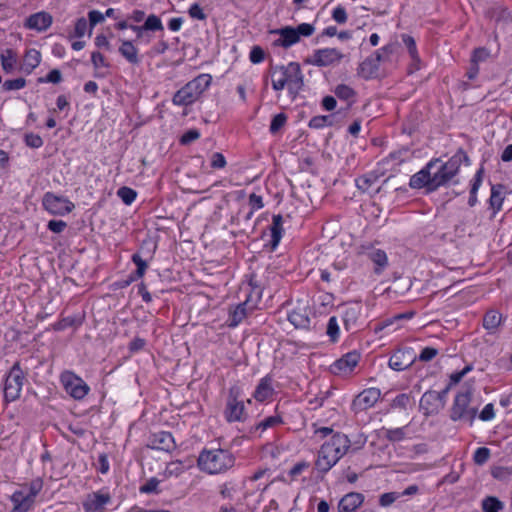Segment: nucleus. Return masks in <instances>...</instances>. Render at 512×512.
<instances>
[{"label": "nucleus", "mask_w": 512, "mask_h": 512, "mask_svg": "<svg viewBox=\"0 0 512 512\" xmlns=\"http://www.w3.org/2000/svg\"><path fill=\"white\" fill-rule=\"evenodd\" d=\"M272 88L275 91L288 89L290 96L295 98L304 86V76L297 62H290L287 65L271 66L269 69Z\"/></svg>", "instance_id": "nucleus-1"}, {"label": "nucleus", "mask_w": 512, "mask_h": 512, "mask_svg": "<svg viewBox=\"0 0 512 512\" xmlns=\"http://www.w3.org/2000/svg\"><path fill=\"white\" fill-rule=\"evenodd\" d=\"M235 463L233 454L226 449H212L201 451L198 457L200 470L209 474H219L232 468Z\"/></svg>", "instance_id": "nucleus-2"}, {"label": "nucleus", "mask_w": 512, "mask_h": 512, "mask_svg": "<svg viewBox=\"0 0 512 512\" xmlns=\"http://www.w3.org/2000/svg\"><path fill=\"white\" fill-rule=\"evenodd\" d=\"M433 161L438 162L434 170H432L433 186L437 189L449 182L458 173L461 163L463 161L468 162L469 157L460 149L445 163H442L440 159H434Z\"/></svg>", "instance_id": "nucleus-3"}, {"label": "nucleus", "mask_w": 512, "mask_h": 512, "mask_svg": "<svg viewBox=\"0 0 512 512\" xmlns=\"http://www.w3.org/2000/svg\"><path fill=\"white\" fill-rule=\"evenodd\" d=\"M472 395L473 389L470 386L465 387L462 391L456 394L450 409V419L452 421H467L470 424H473L478 409L470 407Z\"/></svg>", "instance_id": "nucleus-4"}, {"label": "nucleus", "mask_w": 512, "mask_h": 512, "mask_svg": "<svg viewBox=\"0 0 512 512\" xmlns=\"http://www.w3.org/2000/svg\"><path fill=\"white\" fill-rule=\"evenodd\" d=\"M315 31V27L309 23L299 24L297 27L285 26L276 33L280 36L274 41V45L289 48L300 41L301 36L309 37Z\"/></svg>", "instance_id": "nucleus-5"}, {"label": "nucleus", "mask_w": 512, "mask_h": 512, "mask_svg": "<svg viewBox=\"0 0 512 512\" xmlns=\"http://www.w3.org/2000/svg\"><path fill=\"white\" fill-rule=\"evenodd\" d=\"M240 396L241 390L238 386H232L229 389L224 409V417L228 422H240L246 418L244 402Z\"/></svg>", "instance_id": "nucleus-6"}, {"label": "nucleus", "mask_w": 512, "mask_h": 512, "mask_svg": "<svg viewBox=\"0 0 512 512\" xmlns=\"http://www.w3.org/2000/svg\"><path fill=\"white\" fill-rule=\"evenodd\" d=\"M25 374L16 362L10 369L4 383V397L8 402L15 401L20 397L24 384Z\"/></svg>", "instance_id": "nucleus-7"}, {"label": "nucleus", "mask_w": 512, "mask_h": 512, "mask_svg": "<svg viewBox=\"0 0 512 512\" xmlns=\"http://www.w3.org/2000/svg\"><path fill=\"white\" fill-rule=\"evenodd\" d=\"M65 391L76 400L83 399L89 392V386L73 372L65 371L60 376Z\"/></svg>", "instance_id": "nucleus-8"}, {"label": "nucleus", "mask_w": 512, "mask_h": 512, "mask_svg": "<svg viewBox=\"0 0 512 512\" xmlns=\"http://www.w3.org/2000/svg\"><path fill=\"white\" fill-rule=\"evenodd\" d=\"M42 204L50 214L60 216L70 213L75 208V205L68 198L58 196L52 192L44 194Z\"/></svg>", "instance_id": "nucleus-9"}, {"label": "nucleus", "mask_w": 512, "mask_h": 512, "mask_svg": "<svg viewBox=\"0 0 512 512\" xmlns=\"http://www.w3.org/2000/svg\"><path fill=\"white\" fill-rule=\"evenodd\" d=\"M437 163V161H430L423 169L414 174L409 182L410 187L413 189L426 187L428 191L436 190V187L433 186L432 170H434Z\"/></svg>", "instance_id": "nucleus-10"}, {"label": "nucleus", "mask_w": 512, "mask_h": 512, "mask_svg": "<svg viewBox=\"0 0 512 512\" xmlns=\"http://www.w3.org/2000/svg\"><path fill=\"white\" fill-rule=\"evenodd\" d=\"M417 360V355L412 348L398 349L389 359V367L395 371H403L409 368Z\"/></svg>", "instance_id": "nucleus-11"}, {"label": "nucleus", "mask_w": 512, "mask_h": 512, "mask_svg": "<svg viewBox=\"0 0 512 512\" xmlns=\"http://www.w3.org/2000/svg\"><path fill=\"white\" fill-rule=\"evenodd\" d=\"M380 395V390L377 388L365 389L353 400L352 410L358 413L373 407L379 400Z\"/></svg>", "instance_id": "nucleus-12"}, {"label": "nucleus", "mask_w": 512, "mask_h": 512, "mask_svg": "<svg viewBox=\"0 0 512 512\" xmlns=\"http://www.w3.org/2000/svg\"><path fill=\"white\" fill-rule=\"evenodd\" d=\"M342 458L331 446L323 444L315 462L316 468L323 473L328 472Z\"/></svg>", "instance_id": "nucleus-13"}, {"label": "nucleus", "mask_w": 512, "mask_h": 512, "mask_svg": "<svg viewBox=\"0 0 512 512\" xmlns=\"http://www.w3.org/2000/svg\"><path fill=\"white\" fill-rule=\"evenodd\" d=\"M111 502L109 493L101 491L89 493L83 501V509L85 512H103L105 506Z\"/></svg>", "instance_id": "nucleus-14"}, {"label": "nucleus", "mask_w": 512, "mask_h": 512, "mask_svg": "<svg viewBox=\"0 0 512 512\" xmlns=\"http://www.w3.org/2000/svg\"><path fill=\"white\" fill-rule=\"evenodd\" d=\"M438 398V392L434 390H428L422 395L419 408L426 417L436 415L443 409Z\"/></svg>", "instance_id": "nucleus-15"}, {"label": "nucleus", "mask_w": 512, "mask_h": 512, "mask_svg": "<svg viewBox=\"0 0 512 512\" xmlns=\"http://www.w3.org/2000/svg\"><path fill=\"white\" fill-rule=\"evenodd\" d=\"M342 58V53L336 48H325L314 52L311 63L316 66L325 67L339 62Z\"/></svg>", "instance_id": "nucleus-16"}, {"label": "nucleus", "mask_w": 512, "mask_h": 512, "mask_svg": "<svg viewBox=\"0 0 512 512\" xmlns=\"http://www.w3.org/2000/svg\"><path fill=\"white\" fill-rule=\"evenodd\" d=\"M148 446L152 449L171 452L175 449L176 443L170 432L159 431L151 435Z\"/></svg>", "instance_id": "nucleus-17"}, {"label": "nucleus", "mask_w": 512, "mask_h": 512, "mask_svg": "<svg viewBox=\"0 0 512 512\" xmlns=\"http://www.w3.org/2000/svg\"><path fill=\"white\" fill-rule=\"evenodd\" d=\"M360 354L357 352H349L343 357L334 362L331 370L334 374L350 373L353 368L358 364Z\"/></svg>", "instance_id": "nucleus-18"}, {"label": "nucleus", "mask_w": 512, "mask_h": 512, "mask_svg": "<svg viewBox=\"0 0 512 512\" xmlns=\"http://www.w3.org/2000/svg\"><path fill=\"white\" fill-rule=\"evenodd\" d=\"M364 495L350 492L344 495L338 503V512H355L364 502Z\"/></svg>", "instance_id": "nucleus-19"}, {"label": "nucleus", "mask_w": 512, "mask_h": 512, "mask_svg": "<svg viewBox=\"0 0 512 512\" xmlns=\"http://www.w3.org/2000/svg\"><path fill=\"white\" fill-rule=\"evenodd\" d=\"M11 501L13 503L14 512H27L32 508L35 502L33 493H27L26 490L14 492L11 496Z\"/></svg>", "instance_id": "nucleus-20"}, {"label": "nucleus", "mask_w": 512, "mask_h": 512, "mask_svg": "<svg viewBox=\"0 0 512 512\" xmlns=\"http://www.w3.org/2000/svg\"><path fill=\"white\" fill-rule=\"evenodd\" d=\"M199 98L197 91H194L193 85L188 82L184 87L178 90L173 96V103L179 106H187Z\"/></svg>", "instance_id": "nucleus-21"}, {"label": "nucleus", "mask_w": 512, "mask_h": 512, "mask_svg": "<svg viewBox=\"0 0 512 512\" xmlns=\"http://www.w3.org/2000/svg\"><path fill=\"white\" fill-rule=\"evenodd\" d=\"M121 45L119 47V53L123 58L126 59L132 65H138L141 62V58L139 57V51L134 45L133 41L119 39Z\"/></svg>", "instance_id": "nucleus-22"}, {"label": "nucleus", "mask_w": 512, "mask_h": 512, "mask_svg": "<svg viewBox=\"0 0 512 512\" xmlns=\"http://www.w3.org/2000/svg\"><path fill=\"white\" fill-rule=\"evenodd\" d=\"M52 24V17L46 12H38L28 17L26 26L37 31H44Z\"/></svg>", "instance_id": "nucleus-23"}, {"label": "nucleus", "mask_w": 512, "mask_h": 512, "mask_svg": "<svg viewBox=\"0 0 512 512\" xmlns=\"http://www.w3.org/2000/svg\"><path fill=\"white\" fill-rule=\"evenodd\" d=\"M41 62V53L35 48L26 50L21 64V71L25 74H30L32 71L39 66Z\"/></svg>", "instance_id": "nucleus-24"}, {"label": "nucleus", "mask_w": 512, "mask_h": 512, "mask_svg": "<svg viewBox=\"0 0 512 512\" xmlns=\"http://www.w3.org/2000/svg\"><path fill=\"white\" fill-rule=\"evenodd\" d=\"M504 189L505 187L501 184L492 185L491 187V195L489 198V206L492 210L491 218L494 217L502 208Z\"/></svg>", "instance_id": "nucleus-25"}, {"label": "nucleus", "mask_w": 512, "mask_h": 512, "mask_svg": "<svg viewBox=\"0 0 512 512\" xmlns=\"http://www.w3.org/2000/svg\"><path fill=\"white\" fill-rule=\"evenodd\" d=\"M274 389L272 387V379L269 376H265L262 378L257 385L253 397L259 401L263 402L267 400L269 397L273 395Z\"/></svg>", "instance_id": "nucleus-26"}, {"label": "nucleus", "mask_w": 512, "mask_h": 512, "mask_svg": "<svg viewBox=\"0 0 512 512\" xmlns=\"http://www.w3.org/2000/svg\"><path fill=\"white\" fill-rule=\"evenodd\" d=\"M288 320L296 328H307L310 324L307 308L298 307L292 310L288 315Z\"/></svg>", "instance_id": "nucleus-27"}, {"label": "nucleus", "mask_w": 512, "mask_h": 512, "mask_svg": "<svg viewBox=\"0 0 512 512\" xmlns=\"http://www.w3.org/2000/svg\"><path fill=\"white\" fill-rule=\"evenodd\" d=\"M324 444L331 446L333 450L343 457L350 447V440L345 434L336 433Z\"/></svg>", "instance_id": "nucleus-28"}, {"label": "nucleus", "mask_w": 512, "mask_h": 512, "mask_svg": "<svg viewBox=\"0 0 512 512\" xmlns=\"http://www.w3.org/2000/svg\"><path fill=\"white\" fill-rule=\"evenodd\" d=\"M271 231V247L275 249L281 238L283 232V218L280 214L274 215L272 218Z\"/></svg>", "instance_id": "nucleus-29"}, {"label": "nucleus", "mask_w": 512, "mask_h": 512, "mask_svg": "<svg viewBox=\"0 0 512 512\" xmlns=\"http://www.w3.org/2000/svg\"><path fill=\"white\" fill-rule=\"evenodd\" d=\"M502 322V315L496 310H489L485 313L483 318V327L489 331V333H495L497 328Z\"/></svg>", "instance_id": "nucleus-30"}, {"label": "nucleus", "mask_w": 512, "mask_h": 512, "mask_svg": "<svg viewBox=\"0 0 512 512\" xmlns=\"http://www.w3.org/2000/svg\"><path fill=\"white\" fill-rule=\"evenodd\" d=\"M379 65L371 58H366L358 68V75L364 79H371L377 75Z\"/></svg>", "instance_id": "nucleus-31"}, {"label": "nucleus", "mask_w": 512, "mask_h": 512, "mask_svg": "<svg viewBox=\"0 0 512 512\" xmlns=\"http://www.w3.org/2000/svg\"><path fill=\"white\" fill-rule=\"evenodd\" d=\"M247 301L238 304L233 310L229 312V326L236 327L248 315Z\"/></svg>", "instance_id": "nucleus-32"}, {"label": "nucleus", "mask_w": 512, "mask_h": 512, "mask_svg": "<svg viewBox=\"0 0 512 512\" xmlns=\"http://www.w3.org/2000/svg\"><path fill=\"white\" fill-rule=\"evenodd\" d=\"M379 175L376 173L365 174L355 180L356 186L363 193L370 192V189L378 182Z\"/></svg>", "instance_id": "nucleus-33"}, {"label": "nucleus", "mask_w": 512, "mask_h": 512, "mask_svg": "<svg viewBox=\"0 0 512 512\" xmlns=\"http://www.w3.org/2000/svg\"><path fill=\"white\" fill-rule=\"evenodd\" d=\"M3 70L10 73L14 70L17 63V54L12 49H6L0 56Z\"/></svg>", "instance_id": "nucleus-34"}, {"label": "nucleus", "mask_w": 512, "mask_h": 512, "mask_svg": "<svg viewBox=\"0 0 512 512\" xmlns=\"http://www.w3.org/2000/svg\"><path fill=\"white\" fill-rule=\"evenodd\" d=\"M369 258L377 266L375 268V273L377 274H380L388 264L387 255L385 251L381 249L371 251L369 253Z\"/></svg>", "instance_id": "nucleus-35"}, {"label": "nucleus", "mask_w": 512, "mask_h": 512, "mask_svg": "<svg viewBox=\"0 0 512 512\" xmlns=\"http://www.w3.org/2000/svg\"><path fill=\"white\" fill-rule=\"evenodd\" d=\"M334 93L340 100L348 101V107L352 105L356 96L354 89L345 84L337 85L334 89Z\"/></svg>", "instance_id": "nucleus-36"}, {"label": "nucleus", "mask_w": 512, "mask_h": 512, "mask_svg": "<svg viewBox=\"0 0 512 512\" xmlns=\"http://www.w3.org/2000/svg\"><path fill=\"white\" fill-rule=\"evenodd\" d=\"M483 172H484V169L481 167L476 172V174L473 178V183H472L471 190H470V196L468 199V204L470 207H473L477 203V191L482 184Z\"/></svg>", "instance_id": "nucleus-37"}, {"label": "nucleus", "mask_w": 512, "mask_h": 512, "mask_svg": "<svg viewBox=\"0 0 512 512\" xmlns=\"http://www.w3.org/2000/svg\"><path fill=\"white\" fill-rule=\"evenodd\" d=\"M359 311L355 307H347L342 315V321L347 331L351 330L358 319Z\"/></svg>", "instance_id": "nucleus-38"}, {"label": "nucleus", "mask_w": 512, "mask_h": 512, "mask_svg": "<svg viewBox=\"0 0 512 512\" xmlns=\"http://www.w3.org/2000/svg\"><path fill=\"white\" fill-rule=\"evenodd\" d=\"M211 76L209 74H201L189 81L191 85L194 87V91H197L200 96L211 84Z\"/></svg>", "instance_id": "nucleus-39"}, {"label": "nucleus", "mask_w": 512, "mask_h": 512, "mask_svg": "<svg viewBox=\"0 0 512 512\" xmlns=\"http://www.w3.org/2000/svg\"><path fill=\"white\" fill-rule=\"evenodd\" d=\"M503 508V503L496 497L488 496L482 501V509L484 512H499Z\"/></svg>", "instance_id": "nucleus-40"}, {"label": "nucleus", "mask_w": 512, "mask_h": 512, "mask_svg": "<svg viewBox=\"0 0 512 512\" xmlns=\"http://www.w3.org/2000/svg\"><path fill=\"white\" fill-rule=\"evenodd\" d=\"M414 404L413 398L410 396V394L402 393L397 395L393 401L391 406L394 408H400L406 410L408 406H411Z\"/></svg>", "instance_id": "nucleus-41"}, {"label": "nucleus", "mask_w": 512, "mask_h": 512, "mask_svg": "<svg viewBox=\"0 0 512 512\" xmlns=\"http://www.w3.org/2000/svg\"><path fill=\"white\" fill-rule=\"evenodd\" d=\"M143 28H145L146 31H162L164 29L161 19L154 14L146 18Z\"/></svg>", "instance_id": "nucleus-42"}, {"label": "nucleus", "mask_w": 512, "mask_h": 512, "mask_svg": "<svg viewBox=\"0 0 512 512\" xmlns=\"http://www.w3.org/2000/svg\"><path fill=\"white\" fill-rule=\"evenodd\" d=\"M117 195L126 205H130L136 199L137 193L132 188L123 186L118 189Z\"/></svg>", "instance_id": "nucleus-43"}, {"label": "nucleus", "mask_w": 512, "mask_h": 512, "mask_svg": "<svg viewBox=\"0 0 512 512\" xmlns=\"http://www.w3.org/2000/svg\"><path fill=\"white\" fill-rule=\"evenodd\" d=\"M282 422H283L282 418L279 415L269 416V417H266L264 420L260 421L256 425L255 429L256 430L261 429L262 431H265L266 429L275 427V426L281 424Z\"/></svg>", "instance_id": "nucleus-44"}, {"label": "nucleus", "mask_w": 512, "mask_h": 512, "mask_svg": "<svg viewBox=\"0 0 512 512\" xmlns=\"http://www.w3.org/2000/svg\"><path fill=\"white\" fill-rule=\"evenodd\" d=\"M332 125L331 116L329 115H318L311 118L309 121V127L314 129H320L325 126Z\"/></svg>", "instance_id": "nucleus-45"}, {"label": "nucleus", "mask_w": 512, "mask_h": 512, "mask_svg": "<svg viewBox=\"0 0 512 512\" xmlns=\"http://www.w3.org/2000/svg\"><path fill=\"white\" fill-rule=\"evenodd\" d=\"M160 484V480H158L155 477L150 478L147 480L145 484L140 486L139 491L143 494H158L160 493V490L158 489V486Z\"/></svg>", "instance_id": "nucleus-46"}, {"label": "nucleus", "mask_w": 512, "mask_h": 512, "mask_svg": "<svg viewBox=\"0 0 512 512\" xmlns=\"http://www.w3.org/2000/svg\"><path fill=\"white\" fill-rule=\"evenodd\" d=\"M132 261L137 266V269L133 273V275H135L138 279L142 278L148 267L147 262L144 259H142V257L138 253L132 255Z\"/></svg>", "instance_id": "nucleus-47"}, {"label": "nucleus", "mask_w": 512, "mask_h": 512, "mask_svg": "<svg viewBox=\"0 0 512 512\" xmlns=\"http://www.w3.org/2000/svg\"><path fill=\"white\" fill-rule=\"evenodd\" d=\"M402 40H403L405 46L407 47L411 58L415 61H419V56L417 53V48H416V43H415L414 38L410 35L403 34Z\"/></svg>", "instance_id": "nucleus-48"}, {"label": "nucleus", "mask_w": 512, "mask_h": 512, "mask_svg": "<svg viewBox=\"0 0 512 512\" xmlns=\"http://www.w3.org/2000/svg\"><path fill=\"white\" fill-rule=\"evenodd\" d=\"M185 466L181 461H173L167 464L165 469L166 476H179L184 472Z\"/></svg>", "instance_id": "nucleus-49"}, {"label": "nucleus", "mask_w": 512, "mask_h": 512, "mask_svg": "<svg viewBox=\"0 0 512 512\" xmlns=\"http://www.w3.org/2000/svg\"><path fill=\"white\" fill-rule=\"evenodd\" d=\"M287 116L284 113H279L272 118L270 124V132L276 134L286 123Z\"/></svg>", "instance_id": "nucleus-50"}, {"label": "nucleus", "mask_w": 512, "mask_h": 512, "mask_svg": "<svg viewBox=\"0 0 512 512\" xmlns=\"http://www.w3.org/2000/svg\"><path fill=\"white\" fill-rule=\"evenodd\" d=\"M327 335L333 342H335L339 336V325L335 316L329 318L327 324Z\"/></svg>", "instance_id": "nucleus-51"}, {"label": "nucleus", "mask_w": 512, "mask_h": 512, "mask_svg": "<svg viewBox=\"0 0 512 512\" xmlns=\"http://www.w3.org/2000/svg\"><path fill=\"white\" fill-rule=\"evenodd\" d=\"M490 458V450L486 447H479L476 449L473 459L478 465L485 464Z\"/></svg>", "instance_id": "nucleus-52"}, {"label": "nucleus", "mask_w": 512, "mask_h": 512, "mask_svg": "<svg viewBox=\"0 0 512 512\" xmlns=\"http://www.w3.org/2000/svg\"><path fill=\"white\" fill-rule=\"evenodd\" d=\"M26 85V80L24 78H16L12 80H6L2 88L5 91L19 90L24 88Z\"/></svg>", "instance_id": "nucleus-53"}, {"label": "nucleus", "mask_w": 512, "mask_h": 512, "mask_svg": "<svg viewBox=\"0 0 512 512\" xmlns=\"http://www.w3.org/2000/svg\"><path fill=\"white\" fill-rule=\"evenodd\" d=\"M401 497V494L398 492H387L383 493L379 497V504L382 507H388L393 504L397 499Z\"/></svg>", "instance_id": "nucleus-54"}, {"label": "nucleus", "mask_w": 512, "mask_h": 512, "mask_svg": "<svg viewBox=\"0 0 512 512\" xmlns=\"http://www.w3.org/2000/svg\"><path fill=\"white\" fill-rule=\"evenodd\" d=\"M385 437L392 442L401 441L405 437L404 428L387 429L385 431Z\"/></svg>", "instance_id": "nucleus-55"}, {"label": "nucleus", "mask_w": 512, "mask_h": 512, "mask_svg": "<svg viewBox=\"0 0 512 512\" xmlns=\"http://www.w3.org/2000/svg\"><path fill=\"white\" fill-rule=\"evenodd\" d=\"M438 355V350L433 347H425L422 349L420 354L417 356V359L421 362L431 361Z\"/></svg>", "instance_id": "nucleus-56"}, {"label": "nucleus", "mask_w": 512, "mask_h": 512, "mask_svg": "<svg viewBox=\"0 0 512 512\" xmlns=\"http://www.w3.org/2000/svg\"><path fill=\"white\" fill-rule=\"evenodd\" d=\"M249 58L254 64L262 62L265 58L264 50L260 46H253L250 51Z\"/></svg>", "instance_id": "nucleus-57"}, {"label": "nucleus", "mask_w": 512, "mask_h": 512, "mask_svg": "<svg viewBox=\"0 0 512 512\" xmlns=\"http://www.w3.org/2000/svg\"><path fill=\"white\" fill-rule=\"evenodd\" d=\"M25 143L31 148H39L43 145V140L38 134L29 133L25 135Z\"/></svg>", "instance_id": "nucleus-58"}, {"label": "nucleus", "mask_w": 512, "mask_h": 512, "mask_svg": "<svg viewBox=\"0 0 512 512\" xmlns=\"http://www.w3.org/2000/svg\"><path fill=\"white\" fill-rule=\"evenodd\" d=\"M62 80V74L60 72V70L58 69H52L47 75L45 78H39V82H49V83H54V84H57L59 82H61Z\"/></svg>", "instance_id": "nucleus-59"}, {"label": "nucleus", "mask_w": 512, "mask_h": 512, "mask_svg": "<svg viewBox=\"0 0 512 512\" xmlns=\"http://www.w3.org/2000/svg\"><path fill=\"white\" fill-rule=\"evenodd\" d=\"M490 53L487 49L485 48H477L473 51V54H472V57H471V61H473L474 63H477L479 64V62H483L485 61L486 59H488Z\"/></svg>", "instance_id": "nucleus-60"}, {"label": "nucleus", "mask_w": 512, "mask_h": 512, "mask_svg": "<svg viewBox=\"0 0 512 512\" xmlns=\"http://www.w3.org/2000/svg\"><path fill=\"white\" fill-rule=\"evenodd\" d=\"M91 62L95 69L109 66V64L105 60V57L98 51H94L91 54Z\"/></svg>", "instance_id": "nucleus-61"}, {"label": "nucleus", "mask_w": 512, "mask_h": 512, "mask_svg": "<svg viewBox=\"0 0 512 512\" xmlns=\"http://www.w3.org/2000/svg\"><path fill=\"white\" fill-rule=\"evenodd\" d=\"M200 137V133L197 129H190L185 132L180 139L181 144L187 145Z\"/></svg>", "instance_id": "nucleus-62"}, {"label": "nucleus", "mask_w": 512, "mask_h": 512, "mask_svg": "<svg viewBox=\"0 0 512 512\" xmlns=\"http://www.w3.org/2000/svg\"><path fill=\"white\" fill-rule=\"evenodd\" d=\"M188 13H189L190 17L193 19H198V20L206 19V14L203 12V9L197 3L192 4L190 6Z\"/></svg>", "instance_id": "nucleus-63"}, {"label": "nucleus", "mask_w": 512, "mask_h": 512, "mask_svg": "<svg viewBox=\"0 0 512 512\" xmlns=\"http://www.w3.org/2000/svg\"><path fill=\"white\" fill-rule=\"evenodd\" d=\"M332 18L339 24L347 21V13L344 7L338 6L332 12Z\"/></svg>", "instance_id": "nucleus-64"}]
</instances>
